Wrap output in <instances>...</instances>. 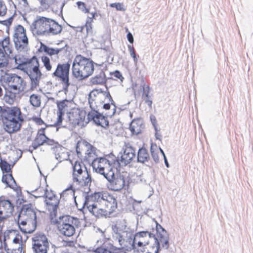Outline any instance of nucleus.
Segmentation results:
<instances>
[{
    "label": "nucleus",
    "instance_id": "44",
    "mask_svg": "<svg viewBox=\"0 0 253 253\" xmlns=\"http://www.w3.org/2000/svg\"><path fill=\"white\" fill-rule=\"evenodd\" d=\"M0 167L3 172H11L10 165L5 161L0 160Z\"/></svg>",
    "mask_w": 253,
    "mask_h": 253
},
{
    "label": "nucleus",
    "instance_id": "18",
    "mask_svg": "<svg viewBox=\"0 0 253 253\" xmlns=\"http://www.w3.org/2000/svg\"><path fill=\"white\" fill-rule=\"evenodd\" d=\"M73 182L77 186V189L83 190L88 187L91 182V177L88 170L72 176Z\"/></svg>",
    "mask_w": 253,
    "mask_h": 253
},
{
    "label": "nucleus",
    "instance_id": "42",
    "mask_svg": "<svg viewBox=\"0 0 253 253\" xmlns=\"http://www.w3.org/2000/svg\"><path fill=\"white\" fill-rule=\"evenodd\" d=\"M141 88L142 90V97L150 98V87L149 85L145 84L143 81V83L141 84Z\"/></svg>",
    "mask_w": 253,
    "mask_h": 253
},
{
    "label": "nucleus",
    "instance_id": "4",
    "mask_svg": "<svg viewBox=\"0 0 253 253\" xmlns=\"http://www.w3.org/2000/svg\"><path fill=\"white\" fill-rule=\"evenodd\" d=\"M94 69L92 61L81 55H77L72 66V74L75 78L83 80L93 73Z\"/></svg>",
    "mask_w": 253,
    "mask_h": 253
},
{
    "label": "nucleus",
    "instance_id": "56",
    "mask_svg": "<svg viewBox=\"0 0 253 253\" xmlns=\"http://www.w3.org/2000/svg\"><path fill=\"white\" fill-rule=\"evenodd\" d=\"M110 104H111V102H109L108 100H107V103H104L102 105L103 109L106 110L110 109Z\"/></svg>",
    "mask_w": 253,
    "mask_h": 253
},
{
    "label": "nucleus",
    "instance_id": "55",
    "mask_svg": "<svg viewBox=\"0 0 253 253\" xmlns=\"http://www.w3.org/2000/svg\"><path fill=\"white\" fill-rule=\"evenodd\" d=\"M127 38L129 42L131 43H132L133 42L134 40L132 35L130 33L128 32L127 34Z\"/></svg>",
    "mask_w": 253,
    "mask_h": 253
},
{
    "label": "nucleus",
    "instance_id": "29",
    "mask_svg": "<svg viewBox=\"0 0 253 253\" xmlns=\"http://www.w3.org/2000/svg\"><path fill=\"white\" fill-rule=\"evenodd\" d=\"M47 29V35H58L60 34L62 30L61 25L52 19H50Z\"/></svg>",
    "mask_w": 253,
    "mask_h": 253
},
{
    "label": "nucleus",
    "instance_id": "34",
    "mask_svg": "<svg viewBox=\"0 0 253 253\" xmlns=\"http://www.w3.org/2000/svg\"><path fill=\"white\" fill-rule=\"evenodd\" d=\"M41 59L46 71L51 72L52 70V65L50 58L46 55H42L41 56Z\"/></svg>",
    "mask_w": 253,
    "mask_h": 253
},
{
    "label": "nucleus",
    "instance_id": "13",
    "mask_svg": "<svg viewBox=\"0 0 253 253\" xmlns=\"http://www.w3.org/2000/svg\"><path fill=\"white\" fill-rule=\"evenodd\" d=\"M13 41L17 49L22 50L27 48L29 40L26 29L21 25H17L14 28Z\"/></svg>",
    "mask_w": 253,
    "mask_h": 253
},
{
    "label": "nucleus",
    "instance_id": "30",
    "mask_svg": "<svg viewBox=\"0 0 253 253\" xmlns=\"http://www.w3.org/2000/svg\"><path fill=\"white\" fill-rule=\"evenodd\" d=\"M32 241L33 245H49L46 236L41 233L35 234L32 237Z\"/></svg>",
    "mask_w": 253,
    "mask_h": 253
},
{
    "label": "nucleus",
    "instance_id": "46",
    "mask_svg": "<svg viewBox=\"0 0 253 253\" xmlns=\"http://www.w3.org/2000/svg\"><path fill=\"white\" fill-rule=\"evenodd\" d=\"M7 12V8L3 0H0V17L5 16Z\"/></svg>",
    "mask_w": 253,
    "mask_h": 253
},
{
    "label": "nucleus",
    "instance_id": "21",
    "mask_svg": "<svg viewBox=\"0 0 253 253\" xmlns=\"http://www.w3.org/2000/svg\"><path fill=\"white\" fill-rule=\"evenodd\" d=\"M14 206L8 200L0 199V222L10 216L13 211Z\"/></svg>",
    "mask_w": 253,
    "mask_h": 253
},
{
    "label": "nucleus",
    "instance_id": "33",
    "mask_svg": "<svg viewBox=\"0 0 253 253\" xmlns=\"http://www.w3.org/2000/svg\"><path fill=\"white\" fill-rule=\"evenodd\" d=\"M106 82V77L104 73L96 75L90 79V83L93 85H103Z\"/></svg>",
    "mask_w": 253,
    "mask_h": 253
},
{
    "label": "nucleus",
    "instance_id": "23",
    "mask_svg": "<svg viewBox=\"0 0 253 253\" xmlns=\"http://www.w3.org/2000/svg\"><path fill=\"white\" fill-rule=\"evenodd\" d=\"M22 239V236L17 230H7L4 232L3 241L4 247L12 243H19Z\"/></svg>",
    "mask_w": 253,
    "mask_h": 253
},
{
    "label": "nucleus",
    "instance_id": "53",
    "mask_svg": "<svg viewBox=\"0 0 253 253\" xmlns=\"http://www.w3.org/2000/svg\"><path fill=\"white\" fill-rule=\"evenodd\" d=\"M112 75H113V76L116 79H119L121 81H122L124 79V77H123L122 74L118 71H115L113 73Z\"/></svg>",
    "mask_w": 253,
    "mask_h": 253
},
{
    "label": "nucleus",
    "instance_id": "60",
    "mask_svg": "<svg viewBox=\"0 0 253 253\" xmlns=\"http://www.w3.org/2000/svg\"><path fill=\"white\" fill-rule=\"evenodd\" d=\"M154 147H155L156 149H157V151L159 152V151H160V152L162 154V155L164 156L165 159H166V157H165V154L163 152V151L161 149V148H158L157 146L155 145V146H154Z\"/></svg>",
    "mask_w": 253,
    "mask_h": 253
},
{
    "label": "nucleus",
    "instance_id": "3",
    "mask_svg": "<svg viewBox=\"0 0 253 253\" xmlns=\"http://www.w3.org/2000/svg\"><path fill=\"white\" fill-rule=\"evenodd\" d=\"M23 118L21 110L17 107L7 108L3 112L2 123L3 129L9 134L20 130Z\"/></svg>",
    "mask_w": 253,
    "mask_h": 253
},
{
    "label": "nucleus",
    "instance_id": "10",
    "mask_svg": "<svg viewBox=\"0 0 253 253\" xmlns=\"http://www.w3.org/2000/svg\"><path fill=\"white\" fill-rule=\"evenodd\" d=\"M73 219L74 218L69 215H63L56 220L57 229L61 235L70 237L75 234L76 229L72 225Z\"/></svg>",
    "mask_w": 253,
    "mask_h": 253
},
{
    "label": "nucleus",
    "instance_id": "11",
    "mask_svg": "<svg viewBox=\"0 0 253 253\" xmlns=\"http://www.w3.org/2000/svg\"><path fill=\"white\" fill-rule=\"evenodd\" d=\"M70 64L68 62L58 63L52 76L60 81L65 89H67L70 85L69 82V72Z\"/></svg>",
    "mask_w": 253,
    "mask_h": 253
},
{
    "label": "nucleus",
    "instance_id": "58",
    "mask_svg": "<svg viewBox=\"0 0 253 253\" xmlns=\"http://www.w3.org/2000/svg\"><path fill=\"white\" fill-rule=\"evenodd\" d=\"M45 143H46L48 145H53L54 144V141L52 140L49 139L48 137H47V139Z\"/></svg>",
    "mask_w": 253,
    "mask_h": 253
},
{
    "label": "nucleus",
    "instance_id": "48",
    "mask_svg": "<svg viewBox=\"0 0 253 253\" xmlns=\"http://www.w3.org/2000/svg\"><path fill=\"white\" fill-rule=\"evenodd\" d=\"M111 7L115 8L117 10L125 11L126 7L123 3H112L110 4Z\"/></svg>",
    "mask_w": 253,
    "mask_h": 253
},
{
    "label": "nucleus",
    "instance_id": "2",
    "mask_svg": "<svg viewBox=\"0 0 253 253\" xmlns=\"http://www.w3.org/2000/svg\"><path fill=\"white\" fill-rule=\"evenodd\" d=\"M155 234L148 231H140L136 233L134 235L130 236V240L128 242L120 236L119 243L121 247L115 253L130 252L133 250L134 253H142V250L147 246L148 243L153 241Z\"/></svg>",
    "mask_w": 253,
    "mask_h": 253
},
{
    "label": "nucleus",
    "instance_id": "28",
    "mask_svg": "<svg viewBox=\"0 0 253 253\" xmlns=\"http://www.w3.org/2000/svg\"><path fill=\"white\" fill-rule=\"evenodd\" d=\"M7 253H22L24 246L22 239L19 243H12L4 247Z\"/></svg>",
    "mask_w": 253,
    "mask_h": 253
},
{
    "label": "nucleus",
    "instance_id": "40",
    "mask_svg": "<svg viewBox=\"0 0 253 253\" xmlns=\"http://www.w3.org/2000/svg\"><path fill=\"white\" fill-rule=\"evenodd\" d=\"M30 101L32 106L38 107L41 104V97L40 95L33 94L30 96Z\"/></svg>",
    "mask_w": 253,
    "mask_h": 253
},
{
    "label": "nucleus",
    "instance_id": "9",
    "mask_svg": "<svg viewBox=\"0 0 253 253\" xmlns=\"http://www.w3.org/2000/svg\"><path fill=\"white\" fill-rule=\"evenodd\" d=\"M26 68L29 72L28 75L31 80V88H36L39 84L42 73L40 70L39 59L36 56H33L27 61Z\"/></svg>",
    "mask_w": 253,
    "mask_h": 253
},
{
    "label": "nucleus",
    "instance_id": "41",
    "mask_svg": "<svg viewBox=\"0 0 253 253\" xmlns=\"http://www.w3.org/2000/svg\"><path fill=\"white\" fill-rule=\"evenodd\" d=\"M17 6L20 12H25L29 7L27 0H17Z\"/></svg>",
    "mask_w": 253,
    "mask_h": 253
},
{
    "label": "nucleus",
    "instance_id": "61",
    "mask_svg": "<svg viewBox=\"0 0 253 253\" xmlns=\"http://www.w3.org/2000/svg\"><path fill=\"white\" fill-rule=\"evenodd\" d=\"M3 94L2 88L0 86V97H1Z\"/></svg>",
    "mask_w": 253,
    "mask_h": 253
},
{
    "label": "nucleus",
    "instance_id": "27",
    "mask_svg": "<svg viewBox=\"0 0 253 253\" xmlns=\"http://www.w3.org/2000/svg\"><path fill=\"white\" fill-rule=\"evenodd\" d=\"M75 189L72 184L65 189L61 194L60 198L64 201L73 202L75 201Z\"/></svg>",
    "mask_w": 253,
    "mask_h": 253
},
{
    "label": "nucleus",
    "instance_id": "49",
    "mask_svg": "<svg viewBox=\"0 0 253 253\" xmlns=\"http://www.w3.org/2000/svg\"><path fill=\"white\" fill-rule=\"evenodd\" d=\"M151 152L152 157L154 160L156 162H158L159 160V157L158 154V152L157 151V149H156L155 147L154 148V146L153 145H152L151 147Z\"/></svg>",
    "mask_w": 253,
    "mask_h": 253
},
{
    "label": "nucleus",
    "instance_id": "12",
    "mask_svg": "<svg viewBox=\"0 0 253 253\" xmlns=\"http://www.w3.org/2000/svg\"><path fill=\"white\" fill-rule=\"evenodd\" d=\"M56 104L57 108V117L54 126H59L62 125L64 119L63 116L66 114L68 116L69 113L75 108V106L73 101L67 99L57 101Z\"/></svg>",
    "mask_w": 253,
    "mask_h": 253
},
{
    "label": "nucleus",
    "instance_id": "54",
    "mask_svg": "<svg viewBox=\"0 0 253 253\" xmlns=\"http://www.w3.org/2000/svg\"><path fill=\"white\" fill-rule=\"evenodd\" d=\"M91 17H88V18L86 22V26H87L88 25L90 26L91 24V23L93 22V19L95 18V15H97L96 13H95V12L91 13Z\"/></svg>",
    "mask_w": 253,
    "mask_h": 253
},
{
    "label": "nucleus",
    "instance_id": "47",
    "mask_svg": "<svg viewBox=\"0 0 253 253\" xmlns=\"http://www.w3.org/2000/svg\"><path fill=\"white\" fill-rule=\"evenodd\" d=\"M77 5L79 9H80L82 12L84 13H88L89 12V8L86 7V4L82 1H78L77 2Z\"/></svg>",
    "mask_w": 253,
    "mask_h": 253
},
{
    "label": "nucleus",
    "instance_id": "32",
    "mask_svg": "<svg viewBox=\"0 0 253 253\" xmlns=\"http://www.w3.org/2000/svg\"><path fill=\"white\" fill-rule=\"evenodd\" d=\"M150 159L149 154L144 148L139 149L137 154V161L138 162L144 163L148 162Z\"/></svg>",
    "mask_w": 253,
    "mask_h": 253
},
{
    "label": "nucleus",
    "instance_id": "51",
    "mask_svg": "<svg viewBox=\"0 0 253 253\" xmlns=\"http://www.w3.org/2000/svg\"><path fill=\"white\" fill-rule=\"evenodd\" d=\"M95 253H112V252L102 247H98L94 251Z\"/></svg>",
    "mask_w": 253,
    "mask_h": 253
},
{
    "label": "nucleus",
    "instance_id": "64",
    "mask_svg": "<svg viewBox=\"0 0 253 253\" xmlns=\"http://www.w3.org/2000/svg\"><path fill=\"white\" fill-rule=\"evenodd\" d=\"M0 253H4L1 249H0Z\"/></svg>",
    "mask_w": 253,
    "mask_h": 253
},
{
    "label": "nucleus",
    "instance_id": "62",
    "mask_svg": "<svg viewBox=\"0 0 253 253\" xmlns=\"http://www.w3.org/2000/svg\"><path fill=\"white\" fill-rule=\"evenodd\" d=\"M165 162H166V165L167 166V167H168V163L166 160V159H165Z\"/></svg>",
    "mask_w": 253,
    "mask_h": 253
},
{
    "label": "nucleus",
    "instance_id": "38",
    "mask_svg": "<svg viewBox=\"0 0 253 253\" xmlns=\"http://www.w3.org/2000/svg\"><path fill=\"white\" fill-rule=\"evenodd\" d=\"M47 137L45 135H37L34 142V148L43 145L47 140Z\"/></svg>",
    "mask_w": 253,
    "mask_h": 253
},
{
    "label": "nucleus",
    "instance_id": "15",
    "mask_svg": "<svg viewBox=\"0 0 253 253\" xmlns=\"http://www.w3.org/2000/svg\"><path fill=\"white\" fill-rule=\"evenodd\" d=\"M86 115L85 111L75 107L69 113L67 118L70 124L73 126H79L82 127L88 122V121H86L85 119Z\"/></svg>",
    "mask_w": 253,
    "mask_h": 253
},
{
    "label": "nucleus",
    "instance_id": "22",
    "mask_svg": "<svg viewBox=\"0 0 253 253\" xmlns=\"http://www.w3.org/2000/svg\"><path fill=\"white\" fill-rule=\"evenodd\" d=\"M159 226L161 229V231H159L158 225H157V233L153 237V241H157L158 242L159 247L160 244H161L162 247L168 249L169 247L168 234L167 231L162 228L161 225H159Z\"/></svg>",
    "mask_w": 253,
    "mask_h": 253
},
{
    "label": "nucleus",
    "instance_id": "16",
    "mask_svg": "<svg viewBox=\"0 0 253 253\" xmlns=\"http://www.w3.org/2000/svg\"><path fill=\"white\" fill-rule=\"evenodd\" d=\"M50 18L39 16L33 22L32 30L37 35H47Z\"/></svg>",
    "mask_w": 253,
    "mask_h": 253
},
{
    "label": "nucleus",
    "instance_id": "43",
    "mask_svg": "<svg viewBox=\"0 0 253 253\" xmlns=\"http://www.w3.org/2000/svg\"><path fill=\"white\" fill-rule=\"evenodd\" d=\"M76 242L74 240H62L61 241L60 247L62 248H74L75 247Z\"/></svg>",
    "mask_w": 253,
    "mask_h": 253
},
{
    "label": "nucleus",
    "instance_id": "26",
    "mask_svg": "<svg viewBox=\"0 0 253 253\" xmlns=\"http://www.w3.org/2000/svg\"><path fill=\"white\" fill-rule=\"evenodd\" d=\"M144 126L142 120L140 119H134L129 126V129L132 134L137 135L142 132Z\"/></svg>",
    "mask_w": 253,
    "mask_h": 253
},
{
    "label": "nucleus",
    "instance_id": "59",
    "mask_svg": "<svg viewBox=\"0 0 253 253\" xmlns=\"http://www.w3.org/2000/svg\"><path fill=\"white\" fill-rule=\"evenodd\" d=\"M145 99V102L149 105V106H151L152 104V101L150 100L149 98H144Z\"/></svg>",
    "mask_w": 253,
    "mask_h": 253
},
{
    "label": "nucleus",
    "instance_id": "45",
    "mask_svg": "<svg viewBox=\"0 0 253 253\" xmlns=\"http://www.w3.org/2000/svg\"><path fill=\"white\" fill-rule=\"evenodd\" d=\"M40 5L44 9H47L53 4L55 0H38Z\"/></svg>",
    "mask_w": 253,
    "mask_h": 253
},
{
    "label": "nucleus",
    "instance_id": "25",
    "mask_svg": "<svg viewBox=\"0 0 253 253\" xmlns=\"http://www.w3.org/2000/svg\"><path fill=\"white\" fill-rule=\"evenodd\" d=\"M45 196L46 205L50 209L55 210L59 203L58 197L51 190H46L45 192Z\"/></svg>",
    "mask_w": 253,
    "mask_h": 253
},
{
    "label": "nucleus",
    "instance_id": "1",
    "mask_svg": "<svg viewBox=\"0 0 253 253\" xmlns=\"http://www.w3.org/2000/svg\"><path fill=\"white\" fill-rule=\"evenodd\" d=\"M76 152L81 161L90 163L91 162L93 169L105 178H110L113 174V170L109 161L105 158H96L94 147L85 140L78 141Z\"/></svg>",
    "mask_w": 253,
    "mask_h": 253
},
{
    "label": "nucleus",
    "instance_id": "8",
    "mask_svg": "<svg viewBox=\"0 0 253 253\" xmlns=\"http://www.w3.org/2000/svg\"><path fill=\"white\" fill-rule=\"evenodd\" d=\"M106 100H108L109 102H111V104L114 106L115 110V102L107 88L104 91L101 89H94L89 94L88 102L90 107L92 110H95L101 106Z\"/></svg>",
    "mask_w": 253,
    "mask_h": 253
},
{
    "label": "nucleus",
    "instance_id": "19",
    "mask_svg": "<svg viewBox=\"0 0 253 253\" xmlns=\"http://www.w3.org/2000/svg\"><path fill=\"white\" fill-rule=\"evenodd\" d=\"M108 181V188L114 191H119L122 190L125 185V180L122 176H117L115 177L114 172L110 178L107 177L106 178Z\"/></svg>",
    "mask_w": 253,
    "mask_h": 253
},
{
    "label": "nucleus",
    "instance_id": "37",
    "mask_svg": "<svg viewBox=\"0 0 253 253\" xmlns=\"http://www.w3.org/2000/svg\"><path fill=\"white\" fill-rule=\"evenodd\" d=\"M49 245H33V249L35 253H47Z\"/></svg>",
    "mask_w": 253,
    "mask_h": 253
},
{
    "label": "nucleus",
    "instance_id": "57",
    "mask_svg": "<svg viewBox=\"0 0 253 253\" xmlns=\"http://www.w3.org/2000/svg\"><path fill=\"white\" fill-rule=\"evenodd\" d=\"M45 128H42L38 131L37 135H45Z\"/></svg>",
    "mask_w": 253,
    "mask_h": 253
},
{
    "label": "nucleus",
    "instance_id": "14",
    "mask_svg": "<svg viewBox=\"0 0 253 253\" xmlns=\"http://www.w3.org/2000/svg\"><path fill=\"white\" fill-rule=\"evenodd\" d=\"M12 52L10 38L5 37L0 41V68H6L10 59L9 54Z\"/></svg>",
    "mask_w": 253,
    "mask_h": 253
},
{
    "label": "nucleus",
    "instance_id": "63",
    "mask_svg": "<svg viewBox=\"0 0 253 253\" xmlns=\"http://www.w3.org/2000/svg\"><path fill=\"white\" fill-rule=\"evenodd\" d=\"M124 234H126V235H127L128 233L126 231H125L123 232Z\"/></svg>",
    "mask_w": 253,
    "mask_h": 253
},
{
    "label": "nucleus",
    "instance_id": "7",
    "mask_svg": "<svg viewBox=\"0 0 253 253\" xmlns=\"http://www.w3.org/2000/svg\"><path fill=\"white\" fill-rule=\"evenodd\" d=\"M90 198L92 201L100 202L109 215L117 209L118 204L116 199L107 191L95 192L91 195Z\"/></svg>",
    "mask_w": 253,
    "mask_h": 253
},
{
    "label": "nucleus",
    "instance_id": "6",
    "mask_svg": "<svg viewBox=\"0 0 253 253\" xmlns=\"http://www.w3.org/2000/svg\"><path fill=\"white\" fill-rule=\"evenodd\" d=\"M37 216L35 211L31 208H23L19 214L18 224L23 233H31L37 227Z\"/></svg>",
    "mask_w": 253,
    "mask_h": 253
},
{
    "label": "nucleus",
    "instance_id": "31",
    "mask_svg": "<svg viewBox=\"0 0 253 253\" xmlns=\"http://www.w3.org/2000/svg\"><path fill=\"white\" fill-rule=\"evenodd\" d=\"M81 162L76 161L73 166L72 176L87 170L85 165Z\"/></svg>",
    "mask_w": 253,
    "mask_h": 253
},
{
    "label": "nucleus",
    "instance_id": "24",
    "mask_svg": "<svg viewBox=\"0 0 253 253\" xmlns=\"http://www.w3.org/2000/svg\"><path fill=\"white\" fill-rule=\"evenodd\" d=\"M135 158V150L129 144L125 146L123 154L121 157V162L126 165L130 163Z\"/></svg>",
    "mask_w": 253,
    "mask_h": 253
},
{
    "label": "nucleus",
    "instance_id": "20",
    "mask_svg": "<svg viewBox=\"0 0 253 253\" xmlns=\"http://www.w3.org/2000/svg\"><path fill=\"white\" fill-rule=\"evenodd\" d=\"M87 119L88 120H92L96 125L104 128L109 126V121L107 118L95 111V110H92L88 113Z\"/></svg>",
    "mask_w": 253,
    "mask_h": 253
},
{
    "label": "nucleus",
    "instance_id": "17",
    "mask_svg": "<svg viewBox=\"0 0 253 253\" xmlns=\"http://www.w3.org/2000/svg\"><path fill=\"white\" fill-rule=\"evenodd\" d=\"M94 203H91L89 201H86L84 203V207L86 206L89 211L96 217H106L109 214L101 205L99 202L93 201Z\"/></svg>",
    "mask_w": 253,
    "mask_h": 253
},
{
    "label": "nucleus",
    "instance_id": "50",
    "mask_svg": "<svg viewBox=\"0 0 253 253\" xmlns=\"http://www.w3.org/2000/svg\"><path fill=\"white\" fill-rule=\"evenodd\" d=\"M31 119L37 125L41 126L44 124V122L40 117H33Z\"/></svg>",
    "mask_w": 253,
    "mask_h": 253
},
{
    "label": "nucleus",
    "instance_id": "35",
    "mask_svg": "<svg viewBox=\"0 0 253 253\" xmlns=\"http://www.w3.org/2000/svg\"><path fill=\"white\" fill-rule=\"evenodd\" d=\"M2 181L10 187L13 186L15 184V181L11 172L3 175L2 177Z\"/></svg>",
    "mask_w": 253,
    "mask_h": 253
},
{
    "label": "nucleus",
    "instance_id": "36",
    "mask_svg": "<svg viewBox=\"0 0 253 253\" xmlns=\"http://www.w3.org/2000/svg\"><path fill=\"white\" fill-rule=\"evenodd\" d=\"M41 48L49 56L57 55L61 51V49L51 48L44 44H42Z\"/></svg>",
    "mask_w": 253,
    "mask_h": 253
},
{
    "label": "nucleus",
    "instance_id": "39",
    "mask_svg": "<svg viewBox=\"0 0 253 253\" xmlns=\"http://www.w3.org/2000/svg\"><path fill=\"white\" fill-rule=\"evenodd\" d=\"M15 62L16 65L15 68L20 69V67L22 65L27 64V61L28 59H25L23 56L21 55H16L14 57Z\"/></svg>",
    "mask_w": 253,
    "mask_h": 253
},
{
    "label": "nucleus",
    "instance_id": "52",
    "mask_svg": "<svg viewBox=\"0 0 253 253\" xmlns=\"http://www.w3.org/2000/svg\"><path fill=\"white\" fill-rule=\"evenodd\" d=\"M128 48L130 55L133 57L134 60L135 61H136L137 59L136 58V54H135V52L134 47H133V46L129 45H128Z\"/></svg>",
    "mask_w": 253,
    "mask_h": 253
},
{
    "label": "nucleus",
    "instance_id": "5",
    "mask_svg": "<svg viewBox=\"0 0 253 253\" xmlns=\"http://www.w3.org/2000/svg\"><path fill=\"white\" fill-rule=\"evenodd\" d=\"M3 80L7 85L8 89L10 92H13L9 96L7 94L4 96L5 101L11 104L15 97V94L24 91L27 84L22 78L15 74H7L4 77Z\"/></svg>",
    "mask_w": 253,
    "mask_h": 253
}]
</instances>
